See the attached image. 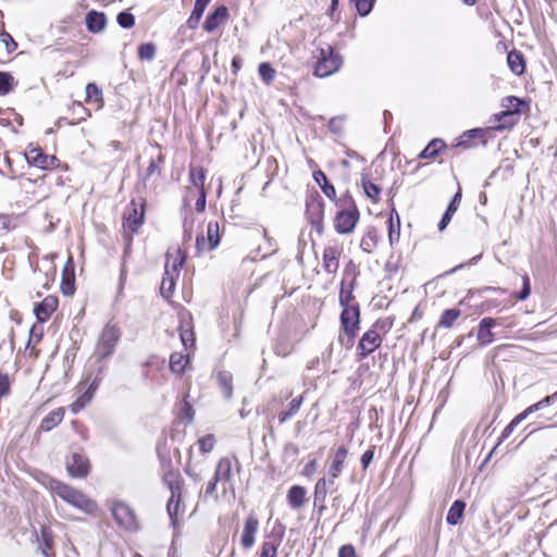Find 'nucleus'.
Returning <instances> with one entry per match:
<instances>
[{
    "label": "nucleus",
    "mask_w": 557,
    "mask_h": 557,
    "mask_svg": "<svg viewBox=\"0 0 557 557\" xmlns=\"http://www.w3.org/2000/svg\"><path fill=\"white\" fill-rule=\"evenodd\" d=\"M50 488L64 502L85 513H94L97 510L96 502L73 486H70L58 480H52L50 482Z\"/></svg>",
    "instance_id": "1"
},
{
    "label": "nucleus",
    "mask_w": 557,
    "mask_h": 557,
    "mask_svg": "<svg viewBox=\"0 0 557 557\" xmlns=\"http://www.w3.org/2000/svg\"><path fill=\"white\" fill-rule=\"evenodd\" d=\"M145 207L146 199L140 198L139 202L133 199L123 211L124 236L128 242L125 253H127L129 249L133 236L139 232L145 222Z\"/></svg>",
    "instance_id": "2"
},
{
    "label": "nucleus",
    "mask_w": 557,
    "mask_h": 557,
    "mask_svg": "<svg viewBox=\"0 0 557 557\" xmlns=\"http://www.w3.org/2000/svg\"><path fill=\"white\" fill-rule=\"evenodd\" d=\"M185 255L181 249H176L174 255L166 252L164 274L160 286V293L164 298H170L175 287V281L178 277L180 270L185 263Z\"/></svg>",
    "instance_id": "3"
},
{
    "label": "nucleus",
    "mask_w": 557,
    "mask_h": 557,
    "mask_svg": "<svg viewBox=\"0 0 557 557\" xmlns=\"http://www.w3.org/2000/svg\"><path fill=\"white\" fill-rule=\"evenodd\" d=\"M120 336V330L115 325L107 324L98 338L94 356L99 361L109 358L114 352Z\"/></svg>",
    "instance_id": "4"
},
{
    "label": "nucleus",
    "mask_w": 557,
    "mask_h": 557,
    "mask_svg": "<svg viewBox=\"0 0 557 557\" xmlns=\"http://www.w3.org/2000/svg\"><path fill=\"white\" fill-rule=\"evenodd\" d=\"M343 64L342 57L331 46L320 49L314 74L319 77H327L337 72Z\"/></svg>",
    "instance_id": "5"
},
{
    "label": "nucleus",
    "mask_w": 557,
    "mask_h": 557,
    "mask_svg": "<svg viewBox=\"0 0 557 557\" xmlns=\"http://www.w3.org/2000/svg\"><path fill=\"white\" fill-rule=\"evenodd\" d=\"M360 324V309L358 304L346 306L341 313V327L348 337L347 347L352 346Z\"/></svg>",
    "instance_id": "6"
},
{
    "label": "nucleus",
    "mask_w": 557,
    "mask_h": 557,
    "mask_svg": "<svg viewBox=\"0 0 557 557\" xmlns=\"http://www.w3.org/2000/svg\"><path fill=\"white\" fill-rule=\"evenodd\" d=\"M360 218L359 210L355 203L347 210H341L336 213L334 227L339 234L351 233Z\"/></svg>",
    "instance_id": "7"
},
{
    "label": "nucleus",
    "mask_w": 557,
    "mask_h": 557,
    "mask_svg": "<svg viewBox=\"0 0 557 557\" xmlns=\"http://www.w3.org/2000/svg\"><path fill=\"white\" fill-rule=\"evenodd\" d=\"M112 515L120 527L128 531L137 530L138 524L135 513L126 503L115 502L112 507Z\"/></svg>",
    "instance_id": "8"
},
{
    "label": "nucleus",
    "mask_w": 557,
    "mask_h": 557,
    "mask_svg": "<svg viewBox=\"0 0 557 557\" xmlns=\"http://www.w3.org/2000/svg\"><path fill=\"white\" fill-rule=\"evenodd\" d=\"M220 244V226L218 221H210L207 225V237L198 235L196 237V249L198 252L203 250H213Z\"/></svg>",
    "instance_id": "9"
},
{
    "label": "nucleus",
    "mask_w": 557,
    "mask_h": 557,
    "mask_svg": "<svg viewBox=\"0 0 557 557\" xmlns=\"http://www.w3.org/2000/svg\"><path fill=\"white\" fill-rule=\"evenodd\" d=\"M382 344V337L374 329L368 330L360 338L357 351L358 359L362 360L377 349Z\"/></svg>",
    "instance_id": "10"
},
{
    "label": "nucleus",
    "mask_w": 557,
    "mask_h": 557,
    "mask_svg": "<svg viewBox=\"0 0 557 557\" xmlns=\"http://www.w3.org/2000/svg\"><path fill=\"white\" fill-rule=\"evenodd\" d=\"M66 470L73 478H86L89 473V460L79 453H72L66 458Z\"/></svg>",
    "instance_id": "11"
},
{
    "label": "nucleus",
    "mask_w": 557,
    "mask_h": 557,
    "mask_svg": "<svg viewBox=\"0 0 557 557\" xmlns=\"http://www.w3.org/2000/svg\"><path fill=\"white\" fill-rule=\"evenodd\" d=\"M259 530V521L253 515H249L244 524L240 536V544L245 549H250L256 541V534Z\"/></svg>",
    "instance_id": "12"
},
{
    "label": "nucleus",
    "mask_w": 557,
    "mask_h": 557,
    "mask_svg": "<svg viewBox=\"0 0 557 557\" xmlns=\"http://www.w3.org/2000/svg\"><path fill=\"white\" fill-rule=\"evenodd\" d=\"M213 476L215 478V482H220L224 486V490L226 488L225 485H231L233 478V460L228 457L221 458L215 467Z\"/></svg>",
    "instance_id": "13"
},
{
    "label": "nucleus",
    "mask_w": 557,
    "mask_h": 557,
    "mask_svg": "<svg viewBox=\"0 0 557 557\" xmlns=\"http://www.w3.org/2000/svg\"><path fill=\"white\" fill-rule=\"evenodd\" d=\"M228 17V10L225 5H220L215 8L213 12H211L205 23L203 29L208 33L214 32L221 24L226 22Z\"/></svg>",
    "instance_id": "14"
},
{
    "label": "nucleus",
    "mask_w": 557,
    "mask_h": 557,
    "mask_svg": "<svg viewBox=\"0 0 557 557\" xmlns=\"http://www.w3.org/2000/svg\"><path fill=\"white\" fill-rule=\"evenodd\" d=\"M59 300L54 296H47L41 302L35 307L36 318L40 322H45L50 319L51 314L57 310Z\"/></svg>",
    "instance_id": "15"
},
{
    "label": "nucleus",
    "mask_w": 557,
    "mask_h": 557,
    "mask_svg": "<svg viewBox=\"0 0 557 557\" xmlns=\"http://www.w3.org/2000/svg\"><path fill=\"white\" fill-rule=\"evenodd\" d=\"M342 250L336 246L325 247L323 250V269L329 274H334L339 267Z\"/></svg>",
    "instance_id": "16"
},
{
    "label": "nucleus",
    "mask_w": 557,
    "mask_h": 557,
    "mask_svg": "<svg viewBox=\"0 0 557 557\" xmlns=\"http://www.w3.org/2000/svg\"><path fill=\"white\" fill-rule=\"evenodd\" d=\"M497 324L496 320L493 318H483L480 321L479 330H478V341L481 345H488L494 341V334L492 329Z\"/></svg>",
    "instance_id": "17"
},
{
    "label": "nucleus",
    "mask_w": 557,
    "mask_h": 557,
    "mask_svg": "<svg viewBox=\"0 0 557 557\" xmlns=\"http://www.w3.org/2000/svg\"><path fill=\"white\" fill-rule=\"evenodd\" d=\"M307 213L312 224V227L321 233L323 231L322 219H323V202L322 201H312L307 205Z\"/></svg>",
    "instance_id": "18"
},
{
    "label": "nucleus",
    "mask_w": 557,
    "mask_h": 557,
    "mask_svg": "<svg viewBox=\"0 0 557 557\" xmlns=\"http://www.w3.org/2000/svg\"><path fill=\"white\" fill-rule=\"evenodd\" d=\"M85 22L87 29L97 34L106 28L107 17L104 13L92 10L86 14Z\"/></svg>",
    "instance_id": "19"
},
{
    "label": "nucleus",
    "mask_w": 557,
    "mask_h": 557,
    "mask_svg": "<svg viewBox=\"0 0 557 557\" xmlns=\"http://www.w3.org/2000/svg\"><path fill=\"white\" fill-rule=\"evenodd\" d=\"M27 161L29 164L35 165L40 169H49L53 168L58 162L55 157H49L40 153L38 150L34 149L27 154Z\"/></svg>",
    "instance_id": "20"
},
{
    "label": "nucleus",
    "mask_w": 557,
    "mask_h": 557,
    "mask_svg": "<svg viewBox=\"0 0 557 557\" xmlns=\"http://www.w3.org/2000/svg\"><path fill=\"white\" fill-rule=\"evenodd\" d=\"M347 454H348V450L345 446H339L334 456H333V459H332V462L330 465V468H329V475L330 476H333V478H338L342 470H343V467H344V463H345V459L347 457Z\"/></svg>",
    "instance_id": "21"
},
{
    "label": "nucleus",
    "mask_w": 557,
    "mask_h": 557,
    "mask_svg": "<svg viewBox=\"0 0 557 557\" xmlns=\"http://www.w3.org/2000/svg\"><path fill=\"white\" fill-rule=\"evenodd\" d=\"M520 110L519 109H507L498 114H495L494 117H495V121L499 122V124L497 126H495L494 128L496 131H503V129H506V128H511L517 120H516V115L519 114Z\"/></svg>",
    "instance_id": "22"
},
{
    "label": "nucleus",
    "mask_w": 557,
    "mask_h": 557,
    "mask_svg": "<svg viewBox=\"0 0 557 557\" xmlns=\"http://www.w3.org/2000/svg\"><path fill=\"white\" fill-rule=\"evenodd\" d=\"M379 242V235L375 227L370 226L366 230V232L362 235L361 242H360V248L367 252L371 253L373 249L376 247Z\"/></svg>",
    "instance_id": "23"
},
{
    "label": "nucleus",
    "mask_w": 557,
    "mask_h": 557,
    "mask_svg": "<svg viewBox=\"0 0 557 557\" xmlns=\"http://www.w3.org/2000/svg\"><path fill=\"white\" fill-rule=\"evenodd\" d=\"M63 418L64 409L57 408L42 419L40 423V429L46 432L51 431L53 428H55L62 422Z\"/></svg>",
    "instance_id": "24"
},
{
    "label": "nucleus",
    "mask_w": 557,
    "mask_h": 557,
    "mask_svg": "<svg viewBox=\"0 0 557 557\" xmlns=\"http://www.w3.org/2000/svg\"><path fill=\"white\" fill-rule=\"evenodd\" d=\"M507 63L511 72L521 75L525 70V61L523 54L517 50H512L507 55Z\"/></svg>",
    "instance_id": "25"
},
{
    "label": "nucleus",
    "mask_w": 557,
    "mask_h": 557,
    "mask_svg": "<svg viewBox=\"0 0 557 557\" xmlns=\"http://www.w3.org/2000/svg\"><path fill=\"white\" fill-rule=\"evenodd\" d=\"M466 508V503L463 500L457 499L455 500L450 508L448 509L446 521L450 525H457L460 523L461 518L463 516V511Z\"/></svg>",
    "instance_id": "26"
},
{
    "label": "nucleus",
    "mask_w": 557,
    "mask_h": 557,
    "mask_svg": "<svg viewBox=\"0 0 557 557\" xmlns=\"http://www.w3.org/2000/svg\"><path fill=\"white\" fill-rule=\"evenodd\" d=\"M210 1L211 0H196L195 1L194 10L186 23L188 28L196 29L198 27L200 18L202 16L207 5L210 3Z\"/></svg>",
    "instance_id": "27"
},
{
    "label": "nucleus",
    "mask_w": 557,
    "mask_h": 557,
    "mask_svg": "<svg viewBox=\"0 0 557 557\" xmlns=\"http://www.w3.org/2000/svg\"><path fill=\"white\" fill-rule=\"evenodd\" d=\"M304 403V396H298L290 400L288 404L287 410H282L277 414V420L281 424L285 423L286 421L290 420L294 416L298 413Z\"/></svg>",
    "instance_id": "28"
},
{
    "label": "nucleus",
    "mask_w": 557,
    "mask_h": 557,
    "mask_svg": "<svg viewBox=\"0 0 557 557\" xmlns=\"http://www.w3.org/2000/svg\"><path fill=\"white\" fill-rule=\"evenodd\" d=\"M400 238V219L395 209L392 210L388 219V240L391 245L398 243Z\"/></svg>",
    "instance_id": "29"
},
{
    "label": "nucleus",
    "mask_w": 557,
    "mask_h": 557,
    "mask_svg": "<svg viewBox=\"0 0 557 557\" xmlns=\"http://www.w3.org/2000/svg\"><path fill=\"white\" fill-rule=\"evenodd\" d=\"M361 185L366 196L370 198L372 201L376 202L381 194V188L379 187V185L374 184L371 181L369 173L363 172L361 174Z\"/></svg>",
    "instance_id": "30"
},
{
    "label": "nucleus",
    "mask_w": 557,
    "mask_h": 557,
    "mask_svg": "<svg viewBox=\"0 0 557 557\" xmlns=\"http://www.w3.org/2000/svg\"><path fill=\"white\" fill-rule=\"evenodd\" d=\"M306 490L300 485H293L287 494V500L292 508H300L305 504Z\"/></svg>",
    "instance_id": "31"
},
{
    "label": "nucleus",
    "mask_w": 557,
    "mask_h": 557,
    "mask_svg": "<svg viewBox=\"0 0 557 557\" xmlns=\"http://www.w3.org/2000/svg\"><path fill=\"white\" fill-rule=\"evenodd\" d=\"M99 384L100 379L96 377L89 385L88 389L81 397H78L77 400L72 405L73 412L79 411L87 403L90 401Z\"/></svg>",
    "instance_id": "32"
},
{
    "label": "nucleus",
    "mask_w": 557,
    "mask_h": 557,
    "mask_svg": "<svg viewBox=\"0 0 557 557\" xmlns=\"http://www.w3.org/2000/svg\"><path fill=\"white\" fill-rule=\"evenodd\" d=\"M313 178L315 181V183L321 187L322 191L324 193V195L330 198V199H335L336 197V190H335V187L333 186V184H331L327 178H326V175L322 172V171H315L313 172Z\"/></svg>",
    "instance_id": "33"
},
{
    "label": "nucleus",
    "mask_w": 557,
    "mask_h": 557,
    "mask_svg": "<svg viewBox=\"0 0 557 557\" xmlns=\"http://www.w3.org/2000/svg\"><path fill=\"white\" fill-rule=\"evenodd\" d=\"M355 280H356V277H354L348 285L346 284L345 280H343L342 283H341L339 305L343 308H346V306H351L352 305L350 302L355 298L354 294H352V292L355 289Z\"/></svg>",
    "instance_id": "34"
},
{
    "label": "nucleus",
    "mask_w": 557,
    "mask_h": 557,
    "mask_svg": "<svg viewBox=\"0 0 557 557\" xmlns=\"http://www.w3.org/2000/svg\"><path fill=\"white\" fill-rule=\"evenodd\" d=\"M163 482L168 485L171 491V495L178 496L182 493V482L180 473L176 471L169 470L163 475Z\"/></svg>",
    "instance_id": "35"
},
{
    "label": "nucleus",
    "mask_w": 557,
    "mask_h": 557,
    "mask_svg": "<svg viewBox=\"0 0 557 557\" xmlns=\"http://www.w3.org/2000/svg\"><path fill=\"white\" fill-rule=\"evenodd\" d=\"M181 494L178 496L171 495L168 505L166 511L171 520V524L176 528L178 524L180 509H181Z\"/></svg>",
    "instance_id": "36"
},
{
    "label": "nucleus",
    "mask_w": 557,
    "mask_h": 557,
    "mask_svg": "<svg viewBox=\"0 0 557 557\" xmlns=\"http://www.w3.org/2000/svg\"><path fill=\"white\" fill-rule=\"evenodd\" d=\"M216 379L224 398L231 399L233 396L232 374L226 371H221L218 373Z\"/></svg>",
    "instance_id": "37"
},
{
    "label": "nucleus",
    "mask_w": 557,
    "mask_h": 557,
    "mask_svg": "<svg viewBox=\"0 0 557 557\" xmlns=\"http://www.w3.org/2000/svg\"><path fill=\"white\" fill-rule=\"evenodd\" d=\"M446 147V144L442 139H433L429 145L420 152L421 159L434 158L438 152Z\"/></svg>",
    "instance_id": "38"
},
{
    "label": "nucleus",
    "mask_w": 557,
    "mask_h": 557,
    "mask_svg": "<svg viewBox=\"0 0 557 557\" xmlns=\"http://www.w3.org/2000/svg\"><path fill=\"white\" fill-rule=\"evenodd\" d=\"M53 536L49 530L46 528L41 529V543L39 544V549L44 557H53V554L50 552L52 549Z\"/></svg>",
    "instance_id": "39"
},
{
    "label": "nucleus",
    "mask_w": 557,
    "mask_h": 557,
    "mask_svg": "<svg viewBox=\"0 0 557 557\" xmlns=\"http://www.w3.org/2000/svg\"><path fill=\"white\" fill-rule=\"evenodd\" d=\"M461 311L456 308L446 309L441 315L438 325L449 329L454 325L455 321L460 317Z\"/></svg>",
    "instance_id": "40"
},
{
    "label": "nucleus",
    "mask_w": 557,
    "mask_h": 557,
    "mask_svg": "<svg viewBox=\"0 0 557 557\" xmlns=\"http://www.w3.org/2000/svg\"><path fill=\"white\" fill-rule=\"evenodd\" d=\"M188 359L185 355L180 352H173L170 356V369L174 373H183Z\"/></svg>",
    "instance_id": "41"
},
{
    "label": "nucleus",
    "mask_w": 557,
    "mask_h": 557,
    "mask_svg": "<svg viewBox=\"0 0 557 557\" xmlns=\"http://www.w3.org/2000/svg\"><path fill=\"white\" fill-rule=\"evenodd\" d=\"M156 45L152 42L141 44L138 47V58L143 61H152L156 57Z\"/></svg>",
    "instance_id": "42"
},
{
    "label": "nucleus",
    "mask_w": 557,
    "mask_h": 557,
    "mask_svg": "<svg viewBox=\"0 0 557 557\" xmlns=\"http://www.w3.org/2000/svg\"><path fill=\"white\" fill-rule=\"evenodd\" d=\"M327 485H326V479L325 478H322L320 479L317 483H315V487H314V504L317 505L318 503L320 504H324L325 499H326V494H327Z\"/></svg>",
    "instance_id": "43"
},
{
    "label": "nucleus",
    "mask_w": 557,
    "mask_h": 557,
    "mask_svg": "<svg viewBox=\"0 0 557 557\" xmlns=\"http://www.w3.org/2000/svg\"><path fill=\"white\" fill-rule=\"evenodd\" d=\"M14 85V77L8 72H0V96L9 94Z\"/></svg>",
    "instance_id": "44"
},
{
    "label": "nucleus",
    "mask_w": 557,
    "mask_h": 557,
    "mask_svg": "<svg viewBox=\"0 0 557 557\" xmlns=\"http://www.w3.org/2000/svg\"><path fill=\"white\" fill-rule=\"evenodd\" d=\"M258 72L265 84H270L274 79L275 70L268 62L259 64Z\"/></svg>",
    "instance_id": "45"
},
{
    "label": "nucleus",
    "mask_w": 557,
    "mask_h": 557,
    "mask_svg": "<svg viewBox=\"0 0 557 557\" xmlns=\"http://www.w3.org/2000/svg\"><path fill=\"white\" fill-rule=\"evenodd\" d=\"M189 176H190V182L193 183V185L196 188H198V190L205 189L203 183H205L206 175H205V171L202 168L191 169Z\"/></svg>",
    "instance_id": "46"
},
{
    "label": "nucleus",
    "mask_w": 557,
    "mask_h": 557,
    "mask_svg": "<svg viewBox=\"0 0 557 557\" xmlns=\"http://www.w3.org/2000/svg\"><path fill=\"white\" fill-rule=\"evenodd\" d=\"M349 1L355 4L357 12L361 16H367L372 11L375 0H349Z\"/></svg>",
    "instance_id": "47"
},
{
    "label": "nucleus",
    "mask_w": 557,
    "mask_h": 557,
    "mask_svg": "<svg viewBox=\"0 0 557 557\" xmlns=\"http://www.w3.org/2000/svg\"><path fill=\"white\" fill-rule=\"evenodd\" d=\"M116 22L122 28L128 29L134 26L135 16L128 11H123L117 14Z\"/></svg>",
    "instance_id": "48"
},
{
    "label": "nucleus",
    "mask_w": 557,
    "mask_h": 557,
    "mask_svg": "<svg viewBox=\"0 0 557 557\" xmlns=\"http://www.w3.org/2000/svg\"><path fill=\"white\" fill-rule=\"evenodd\" d=\"M163 161H164V157L162 153H159L157 160L151 159L149 162V165L146 170L144 181H147L150 176H152L156 173L160 174L161 170H160L159 163L163 162Z\"/></svg>",
    "instance_id": "49"
},
{
    "label": "nucleus",
    "mask_w": 557,
    "mask_h": 557,
    "mask_svg": "<svg viewBox=\"0 0 557 557\" xmlns=\"http://www.w3.org/2000/svg\"><path fill=\"white\" fill-rule=\"evenodd\" d=\"M277 546V543L271 541L263 542L259 557H276Z\"/></svg>",
    "instance_id": "50"
},
{
    "label": "nucleus",
    "mask_w": 557,
    "mask_h": 557,
    "mask_svg": "<svg viewBox=\"0 0 557 557\" xmlns=\"http://www.w3.org/2000/svg\"><path fill=\"white\" fill-rule=\"evenodd\" d=\"M484 136V131L482 128H472L462 134L460 140L457 146L466 145L469 140Z\"/></svg>",
    "instance_id": "51"
},
{
    "label": "nucleus",
    "mask_w": 557,
    "mask_h": 557,
    "mask_svg": "<svg viewBox=\"0 0 557 557\" xmlns=\"http://www.w3.org/2000/svg\"><path fill=\"white\" fill-rule=\"evenodd\" d=\"M199 443V449L207 454V453H210L213 447H214V444H215V438L212 434H208L206 436H203L202 438H200L198 441Z\"/></svg>",
    "instance_id": "52"
},
{
    "label": "nucleus",
    "mask_w": 557,
    "mask_h": 557,
    "mask_svg": "<svg viewBox=\"0 0 557 557\" xmlns=\"http://www.w3.org/2000/svg\"><path fill=\"white\" fill-rule=\"evenodd\" d=\"M101 89L94 83H88L86 86V101L91 99L100 100L101 99Z\"/></svg>",
    "instance_id": "53"
},
{
    "label": "nucleus",
    "mask_w": 557,
    "mask_h": 557,
    "mask_svg": "<svg viewBox=\"0 0 557 557\" xmlns=\"http://www.w3.org/2000/svg\"><path fill=\"white\" fill-rule=\"evenodd\" d=\"M0 41L4 44L8 52H12L17 48V44L14 41L13 37L5 30L0 33Z\"/></svg>",
    "instance_id": "54"
},
{
    "label": "nucleus",
    "mask_w": 557,
    "mask_h": 557,
    "mask_svg": "<svg viewBox=\"0 0 557 557\" xmlns=\"http://www.w3.org/2000/svg\"><path fill=\"white\" fill-rule=\"evenodd\" d=\"M72 110L74 113L79 115L77 122H75L76 124L82 121H85L86 117L90 115L88 109H86L81 102H73Z\"/></svg>",
    "instance_id": "55"
},
{
    "label": "nucleus",
    "mask_w": 557,
    "mask_h": 557,
    "mask_svg": "<svg viewBox=\"0 0 557 557\" xmlns=\"http://www.w3.org/2000/svg\"><path fill=\"white\" fill-rule=\"evenodd\" d=\"M531 294V285H530V278L528 275H524L522 277V288L517 295V298L519 300H525Z\"/></svg>",
    "instance_id": "56"
},
{
    "label": "nucleus",
    "mask_w": 557,
    "mask_h": 557,
    "mask_svg": "<svg viewBox=\"0 0 557 557\" xmlns=\"http://www.w3.org/2000/svg\"><path fill=\"white\" fill-rule=\"evenodd\" d=\"M344 120L341 116L332 117L329 121V129L334 134H341L343 131Z\"/></svg>",
    "instance_id": "57"
},
{
    "label": "nucleus",
    "mask_w": 557,
    "mask_h": 557,
    "mask_svg": "<svg viewBox=\"0 0 557 557\" xmlns=\"http://www.w3.org/2000/svg\"><path fill=\"white\" fill-rule=\"evenodd\" d=\"M524 420V414H518L503 431L502 438L508 437L513 429L522 421Z\"/></svg>",
    "instance_id": "58"
},
{
    "label": "nucleus",
    "mask_w": 557,
    "mask_h": 557,
    "mask_svg": "<svg viewBox=\"0 0 557 557\" xmlns=\"http://www.w3.org/2000/svg\"><path fill=\"white\" fill-rule=\"evenodd\" d=\"M10 392V380L8 374L0 373V398Z\"/></svg>",
    "instance_id": "59"
},
{
    "label": "nucleus",
    "mask_w": 557,
    "mask_h": 557,
    "mask_svg": "<svg viewBox=\"0 0 557 557\" xmlns=\"http://www.w3.org/2000/svg\"><path fill=\"white\" fill-rule=\"evenodd\" d=\"M373 457H374V447L366 450L362 456H361V466H362V469L363 470H367V468L369 467V465L372 462L373 460Z\"/></svg>",
    "instance_id": "60"
},
{
    "label": "nucleus",
    "mask_w": 557,
    "mask_h": 557,
    "mask_svg": "<svg viewBox=\"0 0 557 557\" xmlns=\"http://www.w3.org/2000/svg\"><path fill=\"white\" fill-rule=\"evenodd\" d=\"M392 321L389 320H377L372 329L376 330L377 332L379 331H382L383 333H387L388 330L392 327Z\"/></svg>",
    "instance_id": "61"
},
{
    "label": "nucleus",
    "mask_w": 557,
    "mask_h": 557,
    "mask_svg": "<svg viewBox=\"0 0 557 557\" xmlns=\"http://www.w3.org/2000/svg\"><path fill=\"white\" fill-rule=\"evenodd\" d=\"M338 557H356V550L352 545H344L339 548Z\"/></svg>",
    "instance_id": "62"
},
{
    "label": "nucleus",
    "mask_w": 557,
    "mask_h": 557,
    "mask_svg": "<svg viewBox=\"0 0 557 557\" xmlns=\"http://www.w3.org/2000/svg\"><path fill=\"white\" fill-rule=\"evenodd\" d=\"M181 339H182V343L185 347H188V345H193L194 342H195V338H194V333L191 331H183L181 333Z\"/></svg>",
    "instance_id": "63"
},
{
    "label": "nucleus",
    "mask_w": 557,
    "mask_h": 557,
    "mask_svg": "<svg viewBox=\"0 0 557 557\" xmlns=\"http://www.w3.org/2000/svg\"><path fill=\"white\" fill-rule=\"evenodd\" d=\"M284 454L286 456H290V457H297L298 454H299V448L296 444L294 443H287L285 444L284 446Z\"/></svg>",
    "instance_id": "64"
}]
</instances>
